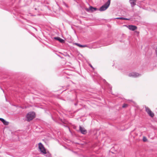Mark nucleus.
<instances>
[{"label":"nucleus","mask_w":157,"mask_h":157,"mask_svg":"<svg viewBox=\"0 0 157 157\" xmlns=\"http://www.w3.org/2000/svg\"><path fill=\"white\" fill-rule=\"evenodd\" d=\"M26 117V120L30 121L35 118V114L33 112H29L27 114Z\"/></svg>","instance_id":"1"},{"label":"nucleus","mask_w":157,"mask_h":157,"mask_svg":"<svg viewBox=\"0 0 157 157\" xmlns=\"http://www.w3.org/2000/svg\"><path fill=\"white\" fill-rule=\"evenodd\" d=\"M38 148L42 154H45L47 153L46 150L44 147L43 145L41 143H40L38 144Z\"/></svg>","instance_id":"2"},{"label":"nucleus","mask_w":157,"mask_h":157,"mask_svg":"<svg viewBox=\"0 0 157 157\" xmlns=\"http://www.w3.org/2000/svg\"><path fill=\"white\" fill-rule=\"evenodd\" d=\"M110 0H108L104 5L100 8L99 10L101 11L106 10L110 5Z\"/></svg>","instance_id":"3"},{"label":"nucleus","mask_w":157,"mask_h":157,"mask_svg":"<svg viewBox=\"0 0 157 157\" xmlns=\"http://www.w3.org/2000/svg\"><path fill=\"white\" fill-rule=\"evenodd\" d=\"M145 111L151 117H153L154 116V113L152 112L151 110L148 107L146 106H145Z\"/></svg>","instance_id":"4"},{"label":"nucleus","mask_w":157,"mask_h":157,"mask_svg":"<svg viewBox=\"0 0 157 157\" xmlns=\"http://www.w3.org/2000/svg\"><path fill=\"white\" fill-rule=\"evenodd\" d=\"M124 26L127 27L129 30L132 31H133L137 29V27L135 25H128V26L126 25H125Z\"/></svg>","instance_id":"5"},{"label":"nucleus","mask_w":157,"mask_h":157,"mask_svg":"<svg viewBox=\"0 0 157 157\" xmlns=\"http://www.w3.org/2000/svg\"><path fill=\"white\" fill-rule=\"evenodd\" d=\"M139 75L138 73L134 72L130 73L129 74V76L130 77L132 76L134 77H136L139 76Z\"/></svg>","instance_id":"6"},{"label":"nucleus","mask_w":157,"mask_h":157,"mask_svg":"<svg viewBox=\"0 0 157 157\" xmlns=\"http://www.w3.org/2000/svg\"><path fill=\"white\" fill-rule=\"evenodd\" d=\"M80 130L81 132L83 134H85L87 132L86 130L84 128L81 126L80 127Z\"/></svg>","instance_id":"7"},{"label":"nucleus","mask_w":157,"mask_h":157,"mask_svg":"<svg viewBox=\"0 0 157 157\" xmlns=\"http://www.w3.org/2000/svg\"><path fill=\"white\" fill-rule=\"evenodd\" d=\"M54 39L55 40H58L61 43H64V41L60 37H55L54 38Z\"/></svg>","instance_id":"8"},{"label":"nucleus","mask_w":157,"mask_h":157,"mask_svg":"<svg viewBox=\"0 0 157 157\" xmlns=\"http://www.w3.org/2000/svg\"><path fill=\"white\" fill-rule=\"evenodd\" d=\"M0 120L5 125H7L9 124V122L5 121L4 119L2 118H0Z\"/></svg>","instance_id":"9"},{"label":"nucleus","mask_w":157,"mask_h":157,"mask_svg":"<svg viewBox=\"0 0 157 157\" xmlns=\"http://www.w3.org/2000/svg\"><path fill=\"white\" fill-rule=\"evenodd\" d=\"M97 10V8L93 7L91 6H90L89 10L87 9V11H89V10H91L92 12L96 10Z\"/></svg>","instance_id":"10"},{"label":"nucleus","mask_w":157,"mask_h":157,"mask_svg":"<svg viewBox=\"0 0 157 157\" xmlns=\"http://www.w3.org/2000/svg\"><path fill=\"white\" fill-rule=\"evenodd\" d=\"M75 44L80 48H85L87 47L86 45H82L77 43H75Z\"/></svg>","instance_id":"11"},{"label":"nucleus","mask_w":157,"mask_h":157,"mask_svg":"<svg viewBox=\"0 0 157 157\" xmlns=\"http://www.w3.org/2000/svg\"><path fill=\"white\" fill-rule=\"evenodd\" d=\"M136 1H132L130 3L132 7L136 5Z\"/></svg>","instance_id":"12"},{"label":"nucleus","mask_w":157,"mask_h":157,"mask_svg":"<svg viewBox=\"0 0 157 157\" xmlns=\"http://www.w3.org/2000/svg\"><path fill=\"white\" fill-rule=\"evenodd\" d=\"M128 105L127 104H124L123 105H122V108H127V107H128Z\"/></svg>","instance_id":"13"},{"label":"nucleus","mask_w":157,"mask_h":157,"mask_svg":"<svg viewBox=\"0 0 157 157\" xmlns=\"http://www.w3.org/2000/svg\"><path fill=\"white\" fill-rule=\"evenodd\" d=\"M143 140L144 142H146L147 140V139L145 136H143Z\"/></svg>","instance_id":"14"},{"label":"nucleus","mask_w":157,"mask_h":157,"mask_svg":"<svg viewBox=\"0 0 157 157\" xmlns=\"http://www.w3.org/2000/svg\"><path fill=\"white\" fill-rule=\"evenodd\" d=\"M117 19H121V20H124V19H125V18H124V17H119V18H117Z\"/></svg>","instance_id":"15"},{"label":"nucleus","mask_w":157,"mask_h":157,"mask_svg":"<svg viewBox=\"0 0 157 157\" xmlns=\"http://www.w3.org/2000/svg\"><path fill=\"white\" fill-rule=\"evenodd\" d=\"M89 65L90 66V67L93 69V70H94V68L92 66V65L90 64H89Z\"/></svg>","instance_id":"16"},{"label":"nucleus","mask_w":157,"mask_h":157,"mask_svg":"<svg viewBox=\"0 0 157 157\" xmlns=\"http://www.w3.org/2000/svg\"><path fill=\"white\" fill-rule=\"evenodd\" d=\"M124 20H129V19L128 18H125V19H124Z\"/></svg>","instance_id":"17"},{"label":"nucleus","mask_w":157,"mask_h":157,"mask_svg":"<svg viewBox=\"0 0 157 157\" xmlns=\"http://www.w3.org/2000/svg\"><path fill=\"white\" fill-rule=\"evenodd\" d=\"M130 1H136V0H130Z\"/></svg>","instance_id":"18"}]
</instances>
